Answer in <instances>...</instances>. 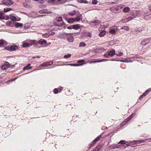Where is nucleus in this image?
<instances>
[{
    "label": "nucleus",
    "mask_w": 151,
    "mask_h": 151,
    "mask_svg": "<svg viewBox=\"0 0 151 151\" xmlns=\"http://www.w3.org/2000/svg\"><path fill=\"white\" fill-rule=\"evenodd\" d=\"M123 5H119L117 6L111 7V11L115 13H119L121 12V9L123 8Z\"/></svg>",
    "instance_id": "nucleus-1"
},
{
    "label": "nucleus",
    "mask_w": 151,
    "mask_h": 151,
    "mask_svg": "<svg viewBox=\"0 0 151 151\" xmlns=\"http://www.w3.org/2000/svg\"><path fill=\"white\" fill-rule=\"evenodd\" d=\"M118 30L116 26L111 27L109 29V32L111 34H115Z\"/></svg>",
    "instance_id": "nucleus-2"
},
{
    "label": "nucleus",
    "mask_w": 151,
    "mask_h": 151,
    "mask_svg": "<svg viewBox=\"0 0 151 151\" xmlns=\"http://www.w3.org/2000/svg\"><path fill=\"white\" fill-rule=\"evenodd\" d=\"M2 2L3 4L6 5H11L13 4V1L11 0H3Z\"/></svg>",
    "instance_id": "nucleus-3"
},
{
    "label": "nucleus",
    "mask_w": 151,
    "mask_h": 151,
    "mask_svg": "<svg viewBox=\"0 0 151 151\" xmlns=\"http://www.w3.org/2000/svg\"><path fill=\"white\" fill-rule=\"evenodd\" d=\"M47 43L46 41L42 39H40L37 41V45L39 44L42 45H46Z\"/></svg>",
    "instance_id": "nucleus-4"
},
{
    "label": "nucleus",
    "mask_w": 151,
    "mask_h": 151,
    "mask_svg": "<svg viewBox=\"0 0 151 151\" xmlns=\"http://www.w3.org/2000/svg\"><path fill=\"white\" fill-rule=\"evenodd\" d=\"M65 35L67 36V40L69 42H73L74 41V38L72 35L67 33H66Z\"/></svg>",
    "instance_id": "nucleus-5"
},
{
    "label": "nucleus",
    "mask_w": 151,
    "mask_h": 151,
    "mask_svg": "<svg viewBox=\"0 0 151 151\" xmlns=\"http://www.w3.org/2000/svg\"><path fill=\"white\" fill-rule=\"evenodd\" d=\"M151 40V37L143 40L141 42V44L143 45H145L149 43L150 41Z\"/></svg>",
    "instance_id": "nucleus-6"
},
{
    "label": "nucleus",
    "mask_w": 151,
    "mask_h": 151,
    "mask_svg": "<svg viewBox=\"0 0 151 151\" xmlns=\"http://www.w3.org/2000/svg\"><path fill=\"white\" fill-rule=\"evenodd\" d=\"M76 17L75 19V21L78 22L80 20L81 18L82 17V15L79 12H78L76 15Z\"/></svg>",
    "instance_id": "nucleus-7"
},
{
    "label": "nucleus",
    "mask_w": 151,
    "mask_h": 151,
    "mask_svg": "<svg viewBox=\"0 0 151 151\" xmlns=\"http://www.w3.org/2000/svg\"><path fill=\"white\" fill-rule=\"evenodd\" d=\"M39 12L40 14L45 13L47 14H49L52 13L51 12L46 9H43L40 10L39 11Z\"/></svg>",
    "instance_id": "nucleus-8"
},
{
    "label": "nucleus",
    "mask_w": 151,
    "mask_h": 151,
    "mask_svg": "<svg viewBox=\"0 0 151 151\" xmlns=\"http://www.w3.org/2000/svg\"><path fill=\"white\" fill-rule=\"evenodd\" d=\"M9 65V63H8L6 62L1 66V68L3 70H6L8 68Z\"/></svg>",
    "instance_id": "nucleus-9"
},
{
    "label": "nucleus",
    "mask_w": 151,
    "mask_h": 151,
    "mask_svg": "<svg viewBox=\"0 0 151 151\" xmlns=\"http://www.w3.org/2000/svg\"><path fill=\"white\" fill-rule=\"evenodd\" d=\"M29 42L30 43V44L31 45H34L36 47L37 45V41L35 40H31Z\"/></svg>",
    "instance_id": "nucleus-10"
},
{
    "label": "nucleus",
    "mask_w": 151,
    "mask_h": 151,
    "mask_svg": "<svg viewBox=\"0 0 151 151\" xmlns=\"http://www.w3.org/2000/svg\"><path fill=\"white\" fill-rule=\"evenodd\" d=\"M18 49V47L16 45H12L10 47V50L11 51H14Z\"/></svg>",
    "instance_id": "nucleus-11"
},
{
    "label": "nucleus",
    "mask_w": 151,
    "mask_h": 151,
    "mask_svg": "<svg viewBox=\"0 0 151 151\" xmlns=\"http://www.w3.org/2000/svg\"><path fill=\"white\" fill-rule=\"evenodd\" d=\"M66 20L69 23H72L75 21V19L74 18H70L67 19Z\"/></svg>",
    "instance_id": "nucleus-12"
},
{
    "label": "nucleus",
    "mask_w": 151,
    "mask_h": 151,
    "mask_svg": "<svg viewBox=\"0 0 151 151\" xmlns=\"http://www.w3.org/2000/svg\"><path fill=\"white\" fill-rule=\"evenodd\" d=\"M67 1L65 0H56V3L58 4H61L65 3Z\"/></svg>",
    "instance_id": "nucleus-13"
},
{
    "label": "nucleus",
    "mask_w": 151,
    "mask_h": 151,
    "mask_svg": "<svg viewBox=\"0 0 151 151\" xmlns=\"http://www.w3.org/2000/svg\"><path fill=\"white\" fill-rule=\"evenodd\" d=\"M106 33V31H102L99 34V35L100 37H103L105 35Z\"/></svg>",
    "instance_id": "nucleus-14"
},
{
    "label": "nucleus",
    "mask_w": 151,
    "mask_h": 151,
    "mask_svg": "<svg viewBox=\"0 0 151 151\" xmlns=\"http://www.w3.org/2000/svg\"><path fill=\"white\" fill-rule=\"evenodd\" d=\"M77 12H76L75 10H73L69 12L68 14L72 16L75 15V14L76 15Z\"/></svg>",
    "instance_id": "nucleus-15"
},
{
    "label": "nucleus",
    "mask_w": 151,
    "mask_h": 151,
    "mask_svg": "<svg viewBox=\"0 0 151 151\" xmlns=\"http://www.w3.org/2000/svg\"><path fill=\"white\" fill-rule=\"evenodd\" d=\"M80 25L78 24H76L75 25H73V29H79L80 27Z\"/></svg>",
    "instance_id": "nucleus-16"
},
{
    "label": "nucleus",
    "mask_w": 151,
    "mask_h": 151,
    "mask_svg": "<svg viewBox=\"0 0 151 151\" xmlns=\"http://www.w3.org/2000/svg\"><path fill=\"white\" fill-rule=\"evenodd\" d=\"M30 64H28L27 65L24 67L23 68V70L24 71L26 70H29L31 68L29 67V66L30 65Z\"/></svg>",
    "instance_id": "nucleus-17"
},
{
    "label": "nucleus",
    "mask_w": 151,
    "mask_h": 151,
    "mask_svg": "<svg viewBox=\"0 0 151 151\" xmlns=\"http://www.w3.org/2000/svg\"><path fill=\"white\" fill-rule=\"evenodd\" d=\"M109 55V56H113L115 53V50H112L111 51H110L108 52Z\"/></svg>",
    "instance_id": "nucleus-18"
},
{
    "label": "nucleus",
    "mask_w": 151,
    "mask_h": 151,
    "mask_svg": "<svg viewBox=\"0 0 151 151\" xmlns=\"http://www.w3.org/2000/svg\"><path fill=\"white\" fill-rule=\"evenodd\" d=\"M101 147H102V146L101 145H98L96 148L94 149V151H100V150H101Z\"/></svg>",
    "instance_id": "nucleus-19"
},
{
    "label": "nucleus",
    "mask_w": 151,
    "mask_h": 151,
    "mask_svg": "<svg viewBox=\"0 0 151 151\" xmlns=\"http://www.w3.org/2000/svg\"><path fill=\"white\" fill-rule=\"evenodd\" d=\"M23 26V24L18 22H16L15 24V26L17 27H21Z\"/></svg>",
    "instance_id": "nucleus-20"
},
{
    "label": "nucleus",
    "mask_w": 151,
    "mask_h": 151,
    "mask_svg": "<svg viewBox=\"0 0 151 151\" xmlns=\"http://www.w3.org/2000/svg\"><path fill=\"white\" fill-rule=\"evenodd\" d=\"M4 14L3 12L0 11V19H4V17L3 15Z\"/></svg>",
    "instance_id": "nucleus-21"
},
{
    "label": "nucleus",
    "mask_w": 151,
    "mask_h": 151,
    "mask_svg": "<svg viewBox=\"0 0 151 151\" xmlns=\"http://www.w3.org/2000/svg\"><path fill=\"white\" fill-rule=\"evenodd\" d=\"M23 5L24 6L27 8H31L30 5L27 4L26 3H23Z\"/></svg>",
    "instance_id": "nucleus-22"
},
{
    "label": "nucleus",
    "mask_w": 151,
    "mask_h": 151,
    "mask_svg": "<svg viewBox=\"0 0 151 151\" xmlns=\"http://www.w3.org/2000/svg\"><path fill=\"white\" fill-rule=\"evenodd\" d=\"M130 10V9L129 7H126L124 8L123 9V11L124 12L126 13L129 12Z\"/></svg>",
    "instance_id": "nucleus-23"
},
{
    "label": "nucleus",
    "mask_w": 151,
    "mask_h": 151,
    "mask_svg": "<svg viewBox=\"0 0 151 151\" xmlns=\"http://www.w3.org/2000/svg\"><path fill=\"white\" fill-rule=\"evenodd\" d=\"M30 45V44L27 42H24L22 45V46L24 47H29Z\"/></svg>",
    "instance_id": "nucleus-24"
},
{
    "label": "nucleus",
    "mask_w": 151,
    "mask_h": 151,
    "mask_svg": "<svg viewBox=\"0 0 151 151\" xmlns=\"http://www.w3.org/2000/svg\"><path fill=\"white\" fill-rule=\"evenodd\" d=\"M121 29H124L125 30L127 31H129V27L127 26H123L121 28Z\"/></svg>",
    "instance_id": "nucleus-25"
},
{
    "label": "nucleus",
    "mask_w": 151,
    "mask_h": 151,
    "mask_svg": "<svg viewBox=\"0 0 151 151\" xmlns=\"http://www.w3.org/2000/svg\"><path fill=\"white\" fill-rule=\"evenodd\" d=\"M86 44L84 42H81L80 43L79 47H85L86 46Z\"/></svg>",
    "instance_id": "nucleus-26"
},
{
    "label": "nucleus",
    "mask_w": 151,
    "mask_h": 151,
    "mask_svg": "<svg viewBox=\"0 0 151 151\" xmlns=\"http://www.w3.org/2000/svg\"><path fill=\"white\" fill-rule=\"evenodd\" d=\"M55 20L59 22H61L62 21V18L61 17H57L55 19Z\"/></svg>",
    "instance_id": "nucleus-27"
},
{
    "label": "nucleus",
    "mask_w": 151,
    "mask_h": 151,
    "mask_svg": "<svg viewBox=\"0 0 151 151\" xmlns=\"http://www.w3.org/2000/svg\"><path fill=\"white\" fill-rule=\"evenodd\" d=\"M4 41L2 40H0V47H2L4 46Z\"/></svg>",
    "instance_id": "nucleus-28"
},
{
    "label": "nucleus",
    "mask_w": 151,
    "mask_h": 151,
    "mask_svg": "<svg viewBox=\"0 0 151 151\" xmlns=\"http://www.w3.org/2000/svg\"><path fill=\"white\" fill-rule=\"evenodd\" d=\"M11 10H12V9L11 8H4V12H9Z\"/></svg>",
    "instance_id": "nucleus-29"
},
{
    "label": "nucleus",
    "mask_w": 151,
    "mask_h": 151,
    "mask_svg": "<svg viewBox=\"0 0 151 151\" xmlns=\"http://www.w3.org/2000/svg\"><path fill=\"white\" fill-rule=\"evenodd\" d=\"M126 142H127L124 140H121L118 143V144H124L126 143Z\"/></svg>",
    "instance_id": "nucleus-30"
},
{
    "label": "nucleus",
    "mask_w": 151,
    "mask_h": 151,
    "mask_svg": "<svg viewBox=\"0 0 151 151\" xmlns=\"http://www.w3.org/2000/svg\"><path fill=\"white\" fill-rule=\"evenodd\" d=\"M101 137V136L100 135L98 136L96 138L94 141L95 142H96L98 141L100 139Z\"/></svg>",
    "instance_id": "nucleus-31"
},
{
    "label": "nucleus",
    "mask_w": 151,
    "mask_h": 151,
    "mask_svg": "<svg viewBox=\"0 0 151 151\" xmlns=\"http://www.w3.org/2000/svg\"><path fill=\"white\" fill-rule=\"evenodd\" d=\"M131 119V118L130 117V116H129V117H128L126 119V122H127L129 121ZM125 122H126V121H124V122H122V124H123V123H124V124H125Z\"/></svg>",
    "instance_id": "nucleus-32"
},
{
    "label": "nucleus",
    "mask_w": 151,
    "mask_h": 151,
    "mask_svg": "<svg viewBox=\"0 0 151 151\" xmlns=\"http://www.w3.org/2000/svg\"><path fill=\"white\" fill-rule=\"evenodd\" d=\"M131 119V118L130 117V116H129V117H128L126 119V122H127L129 121ZM125 122H126V121H124V122H122V124H123V123H124V124H125Z\"/></svg>",
    "instance_id": "nucleus-33"
},
{
    "label": "nucleus",
    "mask_w": 151,
    "mask_h": 151,
    "mask_svg": "<svg viewBox=\"0 0 151 151\" xmlns=\"http://www.w3.org/2000/svg\"><path fill=\"white\" fill-rule=\"evenodd\" d=\"M131 119V118L130 117V116H129V117H128L126 119V122H127L129 121ZM125 122H126V121H124V122H122V124H123V123H124V124H125Z\"/></svg>",
    "instance_id": "nucleus-34"
},
{
    "label": "nucleus",
    "mask_w": 151,
    "mask_h": 151,
    "mask_svg": "<svg viewBox=\"0 0 151 151\" xmlns=\"http://www.w3.org/2000/svg\"><path fill=\"white\" fill-rule=\"evenodd\" d=\"M71 55L70 54H68V55H65L64 56V58H65L66 59L70 58L71 57Z\"/></svg>",
    "instance_id": "nucleus-35"
},
{
    "label": "nucleus",
    "mask_w": 151,
    "mask_h": 151,
    "mask_svg": "<svg viewBox=\"0 0 151 151\" xmlns=\"http://www.w3.org/2000/svg\"><path fill=\"white\" fill-rule=\"evenodd\" d=\"M117 56H121L123 55V53L121 52H117L115 54Z\"/></svg>",
    "instance_id": "nucleus-36"
},
{
    "label": "nucleus",
    "mask_w": 151,
    "mask_h": 151,
    "mask_svg": "<svg viewBox=\"0 0 151 151\" xmlns=\"http://www.w3.org/2000/svg\"><path fill=\"white\" fill-rule=\"evenodd\" d=\"M11 19L12 21H16L17 20L16 18L14 16H13L10 18Z\"/></svg>",
    "instance_id": "nucleus-37"
},
{
    "label": "nucleus",
    "mask_w": 151,
    "mask_h": 151,
    "mask_svg": "<svg viewBox=\"0 0 151 151\" xmlns=\"http://www.w3.org/2000/svg\"><path fill=\"white\" fill-rule=\"evenodd\" d=\"M97 0H92V3L93 4H97Z\"/></svg>",
    "instance_id": "nucleus-38"
},
{
    "label": "nucleus",
    "mask_w": 151,
    "mask_h": 151,
    "mask_svg": "<svg viewBox=\"0 0 151 151\" xmlns=\"http://www.w3.org/2000/svg\"><path fill=\"white\" fill-rule=\"evenodd\" d=\"M41 66H45V67H46V66H48L47 62H45V63H42V64L41 65Z\"/></svg>",
    "instance_id": "nucleus-39"
},
{
    "label": "nucleus",
    "mask_w": 151,
    "mask_h": 151,
    "mask_svg": "<svg viewBox=\"0 0 151 151\" xmlns=\"http://www.w3.org/2000/svg\"><path fill=\"white\" fill-rule=\"evenodd\" d=\"M70 65L71 66H78L79 65L77 63L70 64Z\"/></svg>",
    "instance_id": "nucleus-40"
},
{
    "label": "nucleus",
    "mask_w": 151,
    "mask_h": 151,
    "mask_svg": "<svg viewBox=\"0 0 151 151\" xmlns=\"http://www.w3.org/2000/svg\"><path fill=\"white\" fill-rule=\"evenodd\" d=\"M54 93H55V94H57L58 93V91H59L57 89V88H55L54 89Z\"/></svg>",
    "instance_id": "nucleus-41"
},
{
    "label": "nucleus",
    "mask_w": 151,
    "mask_h": 151,
    "mask_svg": "<svg viewBox=\"0 0 151 151\" xmlns=\"http://www.w3.org/2000/svg\"><path fill=\"white\" fill-rule=\"evenodd\" d=\"M47 65L48 66L52 65L53 64V62L52 61H50V62H47Z\"/></svg>",
    "instance_id": "nucleus-42"
},
{
    "label": "nucleus",
    "mask_w": 151,
    "mask_h": 151,
    "mask_svg": "<svg viewBox=\"0 0 151 151\" xmlns=\"http://www.w3.org/2000/svg\"><path fill=\"white\" fill-rule=\"evenodd\" d=\"M73 25L69 26L67 27V28L68 29H73Z\"/></svg>",
    "instance_id": "nucleus-43"
},
{
    "label": "nucleus",
    "mask_w": 151,
    "mask_h": 151,
    "mask_svg": "<svg viewBox=\"0 0 151 151\" xmlns=\"http://www.w3.org/2000/svg\"><path fill=\"white\" fill-rule=\"evenodd\" d=\"M99 22V21L96 20H95L92 22L91 23H97Z\"/></svg>",
    "instance_id": "nucleus-44"
},
{
    "label": "nucleus",
    "mask_w": 151,
    "mask_h": 151,
    "mask_svg": "<svg viewBox=\"0 0 151 151\" xmlns=\"http://www.w3.org/2000/svg\"><path fill=\"white\" fill-rule=\"evenodd\" d=\"M109 60L108 59H102L101 60H99V61L98 62H102L104 61H108Z\"/></svg>",
    "instance_id": "nucleus-45"
},
{
    "label": "nucleus",
    "mask_w": 151,
    "mask_h": 151,
    "mask_svg": "<svg viewBox=\"0 0 151 151\" xmlns=\"http://www.w3.org/2000/svg\"><path fill=\"white\" fill-rule=\"evenodd\" d=\"M146 140H147V139H146L144 140H140V142H139V143H142L145 142H146Z\"/></svg>",
    "instance_id": "nucleus-46"
},
{
    "label": "nucleus",
    "mask_w": 151,
    "mask_h": 151,
    "mask_svg": "<svg viewBox=\"0 0 151 151\" xmlns=\"http://www.w3.org/2000/svg\"><path fill=\"white\" fill-rule=\"evenodd\" d=\"M140 141H138V140H135L134 141V142L135 143H137V144H140V143H139V142H140Z\"/></svg>",
    "instance_id": "nucleus-47"
},
{
    "label": "nucleus",
    "mask_w": 151,
    "mask_h": 151,
    "mask_svg": "<svg viewBox=\"0 0 151 151\" xmlns=\"http://www.w3.org/2000/svg\"><path fill=\"white\" fill-rule=\"evenodd\" d=\"M84 62V60H79L78 61L77 63H82Z\"/></svg>",
    "instance_id": "nucleus-48"
},
{
    "label": "nucleus",
    "mask_w": 151,
    "mask_h": 151,
    "mask_svg": "<svg viewBox=\"0 0 151 151\" xmlns=\"http://www.w3.org/2000/svg\"><path fill=\"white\" fill-rule=\"evenodd\" d=\"M59 92H60L63 89V87H61L60 88H58Z\"/></svg>",
    "instance_id": "nucleus-49"
},
{
    "label": "nucleus",
    "mask_w": 151,
    "mask_h": 151,
    "mask_svg": "<svg viewBox=\"0 0 151 151\" xmlns=\"http://www.w3.org/2000/svg\"><path fill=\"white\" fill-rule=\"evenodd\" d=\"M87 36L89 37H91V33L89 32H88L87 33Z\"/></svg>",
    "instance_id": "nucleus-50"
},
{
    "label": "nucleus",
    "mask_w": 151,
    "mask_h": 151,
    "mask_svg": "<svg viewBox=\"0 0 151 151\" xmlns=\"http://www.w3.org/2000/svg\"><path fill=\"white\" fill-rule=\"evenodd\" d=\"M55 1L54 0H50L48 2L51 3H53Z\"/></svg>",
    "instance_id": "nucleus-51"
},
{
    "label": "nucleus",
    "mask_w": 151,
    "mask_h": 151,
    "mask_svg": "<svg viewBox=\"0 0 151 151\" xmlns=\"http://www.w3.org/2000/svg\"><path fill=\"white\" fill-rule=\"evenodd\" d=\"M133 19L132 18V17H129L128 19V20H127V22H128L129 21V20H130L132 19Z\"/></svg>",
    "instance_id": "nucleus-52"
},
{
    "label": "nucleus",
    "mask_w": 151,
    "mask_h": 151,
    "mask_svg": "<svg viewBox=\"0 0 151 151\" xmlns=\"http://www.w3.org/2000/svg\"><path fill=\"white\" fill-rule=\"evenodd\" d=\"M77 1L79 3H83V0H77Z\"/></svg>",
    "instance_id": "nucleus-53"
},
{
    "label": "nucleus",
    "mask_w": 151,
    "mask_h": 151,
    "mask_svg": "<svg viewBox=\"0 0 151 151\" xmlns=\"http://www.w3.org/2000/svg\"><path fill=\"white\" fill-rule=\"evenodd\" d=\"M109 54H104V56L106 57V58H109Z\"/></svg>",
    "instance_id": "nucleus-54"
},
{
    "label": "nucleus",
    "mask_w": 151,
    "mask_h": 151,
    "mask_svg": "<svg viewBox=\"0 0 151 151\" xmlns=\"http://www.w3.org/2000/svg\"><path fill=\"white\" fill-rule=\"evenodd\" d=\"M120 145H116V146L114 148H119L120 147Z\"/></svg>",
    "instance_id": "nucleus-55"
},
{
    "label": "nucleus",
    "mask_w": 151,
    "mask_h": 151,
    "mask_svg": "<svg viewBox=\"0 0 151 151\" xmlns=\"http://www.w3.org/2000/svg\"><path fill=\"white\" fill-rule=\"evenodd\" d=\"M96 143V142H95L93 140V141L92 142L91 144V146H92L94 144H95Z\"/></svg>",
    "instance_id": "nucleus-56"
},
{
    "label": "nucleus",
    "mask_w": 151,
    "mask_h": 151,
    "mask_svg": "<svg viewBox=\"0 0 151 151\" xmlns=\"http://www.w3.org/2000/svg\"><path fill=\"white\" fill-rule=\"evenodd\" d=\"M63 25H64V23L63 22H62V23L61 24H59L58 25L59 26H63Z\"/></svg>",
    "instance_id": "nucleus-57"
},
{
    "label": "nucleus",
    "mask_w": 151,
    "mask_h": 151,
    "mask_svg": "<svg viewBox=\"0 0 151 151\" xmlns=\"http://www.w3.org/2000/svg\"><path fill=\"white\" fill-rule=\"evenodd\" d=\"M147 92H145L143 94V96H145L147 94Z\"/></svg>",
    "instance_id": "nucleus-58"
},
{
    "label": "nucleus",
    "mask_w": 151,
    "mask_h": 151,
    "mask_svg": "<svg viewBox=\"0 0 151 151\" xmlns=\"http://www.w3.org/2000/svg\"><path fill=\"white\" fill-rule=\"evenodd\" d=\"M134 114H132L129 116L132 119L134 116Z\"/></svg>",
    "instance_id": "nucleus-59"
},
{
    "label": "nucleus",
    "mask_w": 151,
    "mask_h": 151,
    "mask_svg": "<svg viewBox=\"0 0 151 151\" xmlns=\"http://www.w3.org/2000/svg\"><path fill=\"white\" fill-rule=\"evenodd\" d=\"M143 95H142L140 97H139V99L140 100H141L142 98V97H143Z\"/></svg>",
    "instance_id": "nucleus-60"
},
{
    "label": "nucleus",
    "mask_w": 151,
    "mask_h": 151,
    "mask_svg": "<svg viewBox=\"0 0 151 151\" xmlns=\"http://www.w3.org/2000/svg\"><path fill=\"white\" fill-rule=\"evenodd\" d=\"M135 32H140L141 31V30H138L137 29H135Z\"/></svg>",
    "instance_id": "nucleus-61"
},
{
    "label": "nucleus",
    "mask_w": 151,
    "mask_h": 151,
    "mask_svg": "<svg viewBox=\"0 0 151 151\" xmlns=\"http://www.w3.org/2000/svg\"><path fill=\"white\" fill-rule=\"evenodd\" d=\"M83 3H87V1H86V0H83Z\"/></svg>",
    "instance_id": "nucleus-62"
},
{
    "label": "nucleus",
    "mask_w": 151,
    "mask_h": 151,
    "mask_svg": "<svg viewBox=\"0 0 151 151\" xmlns=\"http://www.w3.org/2000/svg\"><path fill=\"white\" fill-rule=\"evenodd\" d=\"M126 146H124L125 147H126L130 145L129 144H127L126 145Z\"/></svg>",
    "instance_id": "nucleus-63"
},
{
    "label": "nucleus",
    "mask_w": 151,
    "mask_h": 151,
    "mask_svg": "<svg viewBox=\"0 0 151 151\" xmlns=\"http://www.w3.org/2000/svg\"><path fill=\"white\" fill-rule=\"evenodd\" d=\"M149 10L150 11H151V6H150L149 7Z\"/></svg>",
    "instance_id": "nucleus-64"
}]
</instances>
